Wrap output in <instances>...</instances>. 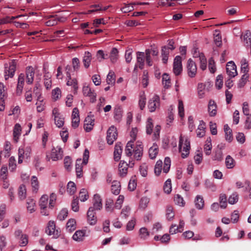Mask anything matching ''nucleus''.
<instances>
[{"instance_id": "69168bd1", "label": "nucleus", "mask_w": 251, "mask_h": 251, "mask_svg": "<svg viewBox=\"0 0 251 251\" xmlns=\"http://www.w3.org/2000/svg\"><path fill=\"white\" fill-rule=\"evenodd\" d=\"M238 201V195L237 193H233L228 198V202L230 204H234Z\"/></svg>"}, {"instance_id": "1a4fd4ad", "label": "nucleus", "mask_w": 251, "mask_h": 251, "mask_svg": "<svg viewBox=\"0 0 251 251\" xmlns=\"http://www.w3.org/2000/svg\"><path fill=\"white\" fill-rule=\"evenodd\" d=\"M46 232L48 235L52 236L54 238H57L59 236V232L58 229H56L55 224L53 221H50L48 223Z\"/></svg>"}, {"instance_id": "20e7f679", "label": "nucleus", "mask_w": 251, "mask_h": 251, "mask_svg": "<svg viewBox=\"0 0 251 251\" xmlns=\"http://www.w3.org/2000/svg\"><path fill=\"white\" fill-rule=\"evenodd\" d=\"M89 159V151L86 149L83 153V159L82 161L81 159H77L76 161L75 171L76 176L78 177H80L82 176V168L83 165H86L88 163Z\"/></svg>"}, {"instance_id": "864d4df0", "label": "nucleus", "mask_w": 251, "mask_h": 251, "mask_svg": "<svg viewBox=\"0 0 251 251\" xmlns=\"http://www.w3.org/2000/svg\"><path fill=\"white\" fill-rule=\"evenodd\" d=\"M16 159L14 157L11 156L9 159V169L10 171L13 172L16 168Z\"/></svg>"}, {"instance_id": "79ce46f5", "label": "nucleus", "mask_w": 251, "mask_h": 251, "mask_svg": "<svg viewBox=\"0 0 251 251\" xmlns=\"http://www.w3.org/2000/svg\"><path fill=\"white\" fill-rule=\"evenodd\" d=\"M212 149L211 140L210 138H208L206 140V143L204 147V151L206 155H209L211 153Z\"/></svg>"}, {"instance_id": "13d9d810", "label": "nucleus", "mask_w": 251, "mask_h": 251, "mask_svg": "<svg viewBox=\"0 0 251 251\" xmlns=\"http://www.w3.org/2000/svg\"><path fill=\"white\" fill-rule=\"evenodd\" d=\"M241 69L244 74H247L248 72V63L245 59H243L241 61Z\"/></svg>"}, {"instance_id": "aec40b11", "label": "nucleus", "mask_w": 251, "mask_h": 251, "mask_svg": "<svg viewBox=\"0 0 251 251\" xmlns=\"http://www.w3.org/2000/svg\"><path fill=\"white\" fill-rule=\"evenodd\" d=\"M67 78L68 80L67 82V85L68 86H72L74 89V93H75L78 89L77 81L75 78H71V75L67 72Z\"/></svg>"}, {"instance_id": "412c9836", "label": "nucleus", "mask_w": 251, "mask_h": 251, "mask_svg": "<svg viewBox=\"0 0 251 251\" xmlns=\"http://www.w3.org/2000/svg\"><path fill=\"white\" fill-rule=\"evenodd\" d=\"M92 60V54L89 51H85L83 57L82 62L83 63L84 67L87 69L89 68L90 65V63Z\"/></svg>"}, {"instance_id": "49530a36", "label": "nucleus", "mask_w": 251, "mask_h": 251, "mask_svg": "<svg viewBox=\"0 0 251 251\" xmlns=\"http://www.w3.org/2000/svg\"><path fill=\"white\" fill-rule=\"evenodd\" d=\"M169 54V49L167 48L166 46H164L162 49V61L164 63H166L168 59V55Z\"/></svg>"}, {"instance_id": "603ef678", "label": "nucleus", "mask_w": 251, "mask_h": 251, "mask_svg": "<svg viewBox=\"0 0 251 251\" xmlns=\"http://www.w3.org/2000/svg\"><path fill=\"white\" fill-rule=\"evenodd\" d=\"M162 161L160 160H158L154 167V173L156 176H159L162 170Z\"/></svg>"}, {"instance_id": "a19ab883", "label": "nucleus", "mask_w": 251, "mask_h": 251, "mask_svg": "<svg viewBox=\"0 0 251 251\" xmlns=\"http://www.w3.org/2000/svg\"><path fill=\"white\" fill-rule=\"evenodd\" d=\"M76 190V188L75 183L72 181L69 182L67 184V192L72 195L75 194Z\"/></svg>"}, {"instance_id": "774afa93", "label": "nucleus", "mask_w": 251, "mask_h": 251, "mask_svg": "<svg viewBox=\"0 0 251 251\" xmlns=\"http://www.w3.org/2000/svg\"><path fill=\"white\" fill-rule=\"evenodd\" d=\"M149 202V199L147 197L142 198L140 202V207L143 209H145Z\"/></svg>"}, {"instance_id": "6e6d98bb", "label": "nucleus", "mask_w": 251, "mask_h": 251, "mask_svg": "<svg viewBox=\"0 0 251 251\" xmlns=\"http://www.w3.org/2000/svg\"><path fill=\"white\" fill-rule=\"evenodd\" d=\"M140 236L141 239H146L149 236L150 233L147 229L145 227H142L139 230Z\"/></svg>"}, {"instance_id": "e433bc0d", "label": "nucleus", "mask_w": 251, "mask_h": 251, "mask_svg": "<svg viewBox=\"0 0 251 251\" xmlns=\"http://www.w3.org/2000/svg\"><path fill=\"white\" fill-rule=\"evenodd\" d=\"M18 197L21 200H24L26 197V187L25 185H21L19 188Z\"/></svg>"}, {"instance_id": "338daca9", "label": "nucleus", "mask_w": 251, "mask_h": 251, "mask_svg": "<svg viewBox=\"0 0 251 251\" xmlns=\"http://www.w3.org/2000/svg\"><path fill=\"white\" fill-rule=\"evenodd\" d=\"M68 210L67 209H63L59 213L57 218L60 221H63L68 216Z\"/></svg>"}, {"instance_id": "dca6fc26", "label": "nucleus", "mask_w": 251, "mask_h": 251, "mask_svg": "<svg viewBox=\"0 0 251 251\" xmlns=\"http://www.w3.org/2000/svg\"><path fill=\"white\" fill-rule=\"evenodd\" d=\"M226 73L230 77H234L237 75L236 66L232 61H230L226 65Z\"/></svg>"}, {"instance_id": "0eeeda50", "label": "nucleus", "mask_w": 251, "mask_h": 251, "mask_svg": "<svg viewBox=\"0 0 251 251\" xmlns=\"http://www.w3.org/2000/svg\"><path fill=\"white\" fill-rule=\"evenodd\" d=\"M118 133L116 128L112 126H111L107 131L106 139L109 145H112L117 139Z\"/></svg>"}, {"instance_id": "bf43d9fd", "label": "nucleus", "mask_w": 251, "mask_h": 251, "mask_svg": "<svg viewBox=\"0 0 251 251\" xmlns=\"http://www.w3.org/2000/svg\"><path fill=\"white\" fill-rule=\"evenodd\" d=\"M220 207L222 208H226L227 206L226 197L225 194H222L220 196Z\"/></svg>"}, {"instance_id": "39448f33", "label": "nucleus", "mask_w": 251, "mask_h": 251, "mask_svg": "<svg viewBox=\"0 0 251 251\" xmlns=\"http://www.w3.org/2000/svg\"><path fill=\"white\" fill-rule=\"evenodd\" d=\"M160 105V97L157 95H154L149 100L148 107L149 111L153 112L159 108Z\"/></svg>"}, {"instance_id": "a211bd4d", "label": "nucleus", "mask_w": 251, "mask_h": 251, "mask_svg": "<svg viewBox=\"0 0 251 251\" xmlns=\"http://www.w3.org/2000/svg\"><path fill=\"white\" fill-rule=\"evenodd\" d=\"M94 122V119L91 116H88L86 118L84 124V128L86 131L89 132L93 129Z\"/></svg>"}, {"instance_id": "8fccbe9b", "label": "nucleus", "mask_w": 251, "mask_h": 251, "mask_svg": "<svg viewBox=\"0 0 251 251\" xmlns=\"http://www.w3.org/2000/svg\"><path fill=\"white\" fill-rule=\"evenodd\" d=\"M79 197L81 201L84 202L87 200L89 198V195L87 190L83 188L81 189L79 194Z\"/></svg>"}, {"instance_id": "5701e85b", "label": "nucleus", "mask_w": 251, "mask_h": 251, "mask_svg": "<svg viewBox=\"0 0 251 251\" xmlns=\"http://www.w3.org/2000/svg\"><path fill=\"white\" fill-rule=\"evenodd\" d=\"M144 53L143 52H138L137 53V64L136 66H138L141 69L143 68L145 61Z\"/></svg>"}, {"instance_id": "2eb2a0df", "label": "nucleus", "mask_w": 251, "mask_h": 251, "mask_svg": "<svg viewBox=\"0 0 251 251\" xmlns=\"http://www.w3.org/2000/svg\"><path fill=\"white\" fill-rule=\"evenodd\" d=\"M63 157V151L59 147H56L52 149L50 158L52 161H55L61 159Z\"/></svg>"}, {"instance_id": "4468645a", "label": "nucleus", "mask_w": 251, "mask_h": 251, "mask_svg": "<svg viewBox=\"0 0 251 251\" xmlns=\"http://www.w3.org/2000/svg\"><path fill=\"white\" fill-rule=\"evenodd\" d=\"M102 207V200L98 194H95L94 196L93 206L89 208H92L93 210H100Z\"/></svg>"}, {"instance_id": "a18cd8bd", "label": "nucleus", "mask_w": 251, "mask_h": 251, "mask_svg": "<svg viewBox=\"0 0 251 251\" xmlns=\"http://www.w3.org/2000/svg\"><path fill=\"white\" fill-rule=\"evenodd\" d=\"M206 84L202 83H200L198 84V95L200 98H202L205 94V88Z\"/></svg>"}, {"instance_id": "7ed1b4c3", "label": "nucleus", "mask_w": 251, "mask_h": 251, "mask_svg": "<svg viewBox=\"0 0 251 251\" xmlns=\"http://www.w3.org/2000/svg\"><path fill=\"white\" fill-rule=\"evenodd\" d=\"M178 149L182 158H185L189 155L190 143L187 137L180 135L179 139Z\"/></svg>"}, {"instance_id": "09e8293b", "label": "nucleus", "mask_w": 251, "mask_h": 251, "mask_svg": "<svg viewBox=\"0 0 251 251\" xmlns=\"http://www.w3.org/2000/svg\"><path fill=\"white\" fill-rule=\"evenodd\" d=\"M171 166V159L169 157L165 158L163 171L164 173H167L170 170Z\"/></svg>"}, {"instance_id": "0e129e2a", "label": "nucleus", "mask_w": 251, "mask_h": 251, "mask_svg": "<svg viewBox=\"0 0 251 251\" xmlns=\"http://www.w3.org/2000/svg\"><path fill=\"white\" fill-rule=\"evenodd\" d=\"M19 241L20 246L21 247L25 246L28 243V236L25 234H21Z\"/></svg>"}, {"instance_id": "680f3d73", "label": "nucleus", "mask_w": 251, "mask_h": 251, "mask_svg": "<svg viewBox=\"0 0 251 251\" xmlns=\"http://www.w3.org/2000/svg\"><path fill=\"white\" fill-rule=\"evenodd\" d=\"M124 201V197L123 195H120L115 204L114 207L116 209H119L121 208L122 205Z\"/></svg>"}, {"instance_id": "473e14b6", "label": "nucleus", "mask_w": 251, "mask_h": 251, "mask_svg": "<svg viewBox=\"0 0 251 251\" xmlns=\"http://www.w3.org/2000/svg\"><path fill=\"white\" fill-rule=\"evenodd\" d=\"M76 229V221L74 219H70L66 224V229L72 232Z\"/></svg>"}, {"instance_id": "f704fd0d", "label": "nucleus", "mask_w": 251, "mask_h": 251, "mask_svg": "<svg viewBox=\"0 0 251 251\" xmlns=\"http://www.w3.org/2000/svg\"><path fill=\"white\" fill-rule=\"evenodd\" d=\"M120 184L118 181H114L111 185V192L115 195H118L120 192Z\"/></svg>"}, {"instance_id": "4be33fe9", "label": "nucleus", "mask_w": 251, "mask_h": 251, "mask_svg": "<svg viewBox=\"0 0 251 251\" xmlns=\"http://www.w3.org/2000/svg\"><path fill=\"white\" fill-rule=\"evenodd\" d=\"M122 152V148L121 144L120 143H117L115 145L114 152V156L115 161H118L120 159Z\"/></svg>"}, {"instance_id": "423d86ee", "label": "nucleus", "mask_w": 251, "mask_h": 251, "mask_svg": "<svg viewBox=\"0 0 251 251\" xmlns=\"http://www.w3.org/2000/svg\"><path fill=\"white\" fill-rule=\"evenodd\" d=\"M83 95L85 97H88L90 98V101L92 103L96 101L97 94L94 90H92L86 83L84 84L82 87Z\"/></svg>"}, {"instance_id": "c9c22d12", "label": "nucleus", "mask_w": 251, "mask_h": 251, "mask_svg": "<svg viewBox=\"0 0 251 251\" xmlns=\"http://www.w3.org/2000/svg\"><path fill=\"white\" fill-rule=\"evenodd\" d=\"M226 166L228 169L233 168L235 165V161L230 155H227L225 160Z\"/></svg>"}, {"instance_id": "6e6552de", "label": "nucleus", "mask_w": 251, "mask_h": 251, "mask_svg": "<svg viewBox=\"0 0 251 251\" xmlns=\"http://www.w3.org/2000/svg\"><path fill=\"white\" fill-rule=\"evenodd\" d=\"M52 113L54 116V123L56 126L59 128L62 127L64 124V119L59 113L58 109L57 108H53Z\"/></svg>"}, {"instance_id": "e2e57ef3", "label": "nucleus", "mask_w": 251, "mask_h": 251, "mask_svg": "<svg viewBox=\"0 0 251 251\" xmlns=\"http://www.w3.org/2000/svg\"><path fill=\"white\" fill-rule=\"evenodd\" d=\"M118 50L116 48H113L110 53V58L111 60L114 62L118 58Z\"/></svg>"}, {"instance_id": "6ab92c4d", "label": "nucleus", "mask_w": 251, "mask_h": 251, "mask_svg": "<svg viewBox=\"0 0 251 251\" xmlns=\"http://www.w3.org/2000/svg\"><path fill=\"white\" fill-rule=\"evenodd\" d=\"M208 112L210 117H214L217 114V107L216 102L210 100L208 104Z\"/></svg>"}, {"instance_id": "4c0bfd02", "label": "nucleus", "mask_w": 251, "mask_h": 251, "mask_svg": "<svg viewBox=\"0 0 251 251\" xmlns=\"http://www.w3.org/2000/svg\"><path fill=\"white\" fill-rule=\"evenodd\" d=\"M31 185L33 189V191L37 192L39 189V185L37 177L33 176L31 179Z\"/></svg>"}, {"instance_id": "37998d69", "label": "nucleus", "mask_w": 251, "mask_h": 251, "mask_svg": "<svg viewBox=\"0 0 251 251\" xmlns=\"http://www.w3.org/2000/svg\"><path fill=\"white\" fill-rule=\"evenodd\" d=\"M58 21L63 22V20H61V19H59L58 17H51L46 22V25L49 26H53L57 24Z\"/></svg>"}, {"instance_id": "ea45409f", "label": "nucleus", "mask_w": 251, "mask_h": 251, "mask_svg": "<svg viewBox=\"0 0 251 251\" xmlns=\"http://www.w3.org/2000/svg\"><path fill=\"white\" fill-rule=\"evenodd\" d=\"M174 201L176 204L181 207L184 206L185 204L183 198L179 194L175 196Z\"/></svg>"}, {"instance_id": "393cba45", "label": "nucleus", "mask_w": 251, "mask_h": 251, "mask_svg": "<svg viewBox=\"0 0 251 251\" xmlns=\"http://www.w3.org/2000/svg\"><path fill=\"white\" fill-rule=\"evenodd\" d=\"M158 152V147L157 144H153L149 149V154L151 159H154L156 157Z\"/></svg>"}, {"instance_id": "b1692460", "label": "nucleus", "mask_w": 251, "mask_h": 251, "mask_svg": "<svg viewBox=\"0 0 251 251\" xmlns=\"http://www.w3.org/2000/svg\"><path fill=\"white\" fill-rule=\"evenodd\" d=\"M22 127L19 124H16L13 129V138L15 142H17L21 135Z\"/></svg>"}, {"instance_id": "ddd939ff", "label": "nucleus", "mask_w": 251, "mask_h": 251, "mask_svg": "<svg viewBox=\"0 0 251 251\" xmlns=\"http://www.w3.org/2000/svg\"><path fill=\"white\" fill-rule=\"evenodd\" d=\"M16 70V65L14 62L10 63L8 67H5V79L7 80L9 77H12L15 72Z\"/></svg>"}, {"instance_id": "58836bf2", "label": "nucleus", "mask_w": 251, "mask_h": 251, "mask_svg": "<svg viewBox=\"0 0 251 251\" xmlns=\"http://www.w3.org/2000/svg\"><path fill=\"white\" fill-rule=\"evenodd\" d=\"M166 216L168 220H171L173 219L175 216V213L173 211V208L172 206L168 205L167 206L166 210Z\"/></svg>"}, {"instance_id": "9d476101", "label": "nucleus", "mask_w": 251, "mask_h": 251, "mask_svg": "<svg viewBox=\"0 0 251 251\" xmlns=\"http://www.w3.org/2000/svg\"><path fill=\"white\" fill-rule=\"evenodd\" d=\"M31 150L28 147L20 148L18 151V163L21 164L24 159H27L30 155Z\"/></svg>"}, {"instance_id": "5fc2aeb1", "label": "nucleus", "mask_w": 251, "mask_h": 251, "mask_svg": "<svg viewBox=\"0 0 251 251\" xmlns=\"http://www.w3.org/2000/svg\"><path fill=\"white\" fill-rule=\"evenodd\" d=\"M6 88L2 83H0V99L4 101V98L6 96Z\"/></svg>"}, {"instance_id": "cd10ccee", "label": "nucleus", "mask_w": 251, "mask_h": 251, "mask_svg": "<svg viewBox=\"0 0 251 251\" xmlns=\"http://www.w3.org/2000/svg\"><path fill=\"white\" fill-rule=\"evenodd\" d=\"M116 81V76L114 72L110 71L106 77V83L109 85H114Z\"/></svg>"}, {"instance_id": "3c124183", "label": "nucleus", "mask_w": 251, "mask_h": 251, "mask_svg": "<svg viewBox=\"0 0 251 251\" xmlns=\"http://www.w3.org/2000/svg\"><path fill=\"white\" fill-rule=\"evenodd\" d=\"M153 127L152 120L151 118H148L146 124V132L148 134H151L152 132Z\"/></svg>"}, {"instance_id": "a878e982", "label": "nucleus", "mask_w": 251, "mask_h": 251, "mask_svg": "<svg viewBox=\"0 0 251 251\" xmlns=\"http://www.w3.org/2000/svg\"><path fill=\"white\" fill-rule=\"evenodd\" d=\"M113 200L111 198H108L105 201V210L107 212H112L114 211V206H113Z\"/></svg>"}, {"instance_id": "c756f323", "label": "nucleus", "mask_w": 251, "mask_h": 251, "mask_svg": "<svg viewBox=\"0 0 251 251\" xmlns=\"http://www.w3.org/2000/svg\"><path fill=\"white\" fill-rule=\"evenodd\" d=\"M127 164L125 162H120L119 165V174L121 176H125L127 172Z\"/></svg>"}, {"instance_id": "72a5a7b5", "label": "nucleus", "mask_w": 251, "mask_h": 251, "mask_svg": "<svg viewBox=\"0 0 251 251\" xmlns=\"http://www.w3.org/2000/svg\"><path fill=\"white\" fill-rule=\"evenodd\" d=\"M85 232L83 230H77L73 235V239L76 241L80 242L83 240Z\"/></svg>"}, {"instance_id": "2f4dec72", "label": "nucleus", "mask_w": 251, "mask_h": 251, "mask_svg": "<svg viewBox=\"0 0 251 251\" xmlns=\"http://www.w3.org/2000/svg\"><path fill=\"white\" fill-rule=\"evenodd\" d=\"M224 130L225 132L226 140L230 142L233 139L232 130L229 128L227 125L224 126Z\"/></svg>"}, {"instance_id": "052dcab7", "label": "nucleus", "mask_w": 251, "mask_h": 251, "mask_svg": "<svg viewBox=\"0 0 251 251\" xmlns=\"http://www.w3.org/2000/svg\"><path fill=\"white\" fill-rule=\"evenodd\" d=\"M178 111L179 116L183 118L184 116V109L183 101L181 100H178Z\"/></svg>"}, {"instance_id": "bb28decb", "label": "nucleus", "mask_w": 251, "mask_h": 251, "mask_svg": "<svg viewBox=\"0 0 251 251\" xmlns=\"http://www.w3.org/2000/svg\"><path fill=\"white\" fill-rule=\"evenodd\" d=\"M26 205L27 209L30 213L35 211V201L33 199H27L26 200Z\"/></svg>"}, {"instance_id": "f3484780", "label": "nucleus", "mask_w": 251, "mask_h": 251, "mask_svg": "<svg viewBox=\"0 0 251 251\" xmlns=\"http://www.w3.org/2000/svg\"><path fill=\"white\" fill-rule=\"evenodd\" d=\"M87 221L90 225H95L97 222L96 216V211L93 210L92 208H89L87 211Z\"/></svg>"}, {"instance_id": "f03ea898", "label": "nucleus", "mask_w": 251, "mask_h": 251, "mask_svg": "<svg viewBox=\"0 0 251 251\" xmlns=\"http://www.w3.org/2000/svg\"><path fill=\"white\" fill-rule=\"evenodd\" d=\"M143 147L142 143L140 141H137L134 144L132 140H130L127 142L125 151L126 156L136 160L141 159L143 155Z\"/></svg>"}, {"instance_id": "9b49d317", "label": "nucleus", "mask_w": 251, "mask_h": 251, "mask_svg": "<svg viewBox=\"0 0 251 251\" xmlns=\"http://www.w3.org/2000/svg\"><path fill=\"white\" fill-rule=\"evenodd\" d=\"M182 58L180 56H176L174 59L173 71L174 74L177 75H179L182 72Z\"/></svg>"}, {"instance_id": "4d7b16f0", "label": "nucleus", "mask_w": 251, "mask_h": 251, "mask_svg": "<svg viewBox=\"0 0 251 251\" xmlns=\"http://www.w3.org/2000/svg\"><path fill=\"white\" fill-rule=\"evenodd\" d=\"M164 191L167 194H170L172 191V184L170 179H167L164 185Z\"/></svg>"}, {"instance_id": "c03bdc74", "label": "nucleus", "mask_w": 251, "mask_h": 251, "mask_svg": "<svg viewBox=\"0 0 251 251\" xmlns=\"http://www.w3.org/2000/svg\"><path fill=\"white\" fill-rule=\"evenodd\" d=\"M170 78L168 75L164 74L162 75V83L165 89H168L170 86Z\"/></svg>"}, {"instance_id": "7c9ffc66", "label": "nucleus", "mask_w": 251, "mask_h": 251, "mask_svg": "<svg viewBox=\"0 0 251 251\" xmlns=\"http://www.w3.org/2000/svg\"><path fill=\"white\" fill-rule=\"evenodd\" d=\"M195 206L197 208L201 209L204 206V200L201 195H197L195 200Z\"/></svg>"}, {"instance_id": "c85d7f7f", "label": "nucleus", "mask_w": 251, "mask_h": 251, "mask_svg": "<svg viewBox=\"0 0 251 251\" xmlns=\"http://www.w3.org/2000/svg\"><path fill=\"white\" fill-rule=\"evenodd\" d=\"M205 124L201 121L200 122V125L196 130L197 135L199 137H202L205 135Z\"/></svg>"}, {"instance_id": "f8f14e48", "label": "nucleus", "mask_w": 251, "mask_h": 251, "mask_svg": "<svg viewBox=\"0 0 251 251\" xmlns=\"http://www.w3.org/2000/svg\"><path fill=\"white\" fill-rule=\"evenodd\" d=\"M187 68L188 75L191 77H194L197 74V67L195 62L192 59L188 60Z\"/></svg>"}, {"instance_id": "f257e3e1", "label": "nucleus", "mask_w": 251, "mask_h": 251, "mask_svg": "<svg viewBox=\"0 0 251 251\" xmlns=\"http://www.w3.org/2000/svg\"><path fill=\"white\" fill-rule=\"evenodd\" d=\"M34 74L35 71L34 68L32 67L29 66L26 69L25 75L21 73L19 75L16 88V94L17 95H21L22 94L25 80L28 85L32 84L34 80Z\"/></svg>"}, {"instance_id": "de8ad7c7", "label": "nucleus", "mask_w": 251, "mask_h": 251, "mask_svg": "<svg viewBox=\"0 0 251 251\" xmlns=\"http://www.w3.org/2000/svg\"><path fill=\"white\" fill-rule=\"evenodd\" d=\"M48 196L44 195L42 196L39 201V205L41 208H46L48 202Z\"/></svg>"}]
</instances>
